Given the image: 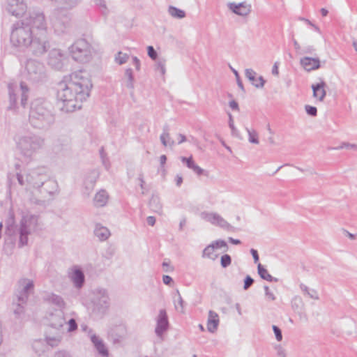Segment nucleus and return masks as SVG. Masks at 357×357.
<instances>
[{
  "instance_id": "42",
  "label": "nucleus",
  "mask_w": 357,
  "mask_h": 357,
  "mask_svg": "<svg viewBox=\"0 0 357 357\" xmlns=\"http://www.w3.org/2000/svg\"><path fill=\"white\" fill-rule=\"evenodd\" d=\"M229 117V127L231 129V135L237 138H241L240 132L235 127L233 116L230 113H227Z\"/></svg>"
},
{
  "instance_id": "53",
  "label": "nucleus",
  "mask_w": 357,
  "mask_h": 357,
  "mask_svg": "<svg viewBox=\"0 0 357 357\" xmlns=\"http://www.w3.org/2000/svg\"><path fill=\"white\" fill-rule=\"evenodd\" d=\"M354 149L357 150V144H349V143H342L341 146L333 148V149Z\"/></svg>"
},
{
  "instance_id": "43",
  "label": "nucleus",
  "mask_w": 357,
  "mask_h": 357,
  "mask_svg": "<svg viewBox=\"0 0 357 357\" xmlns=\"http://www.w3.org/2000/svg\"><path fill=\"white\" fill-rule=\"evenodd\" d=\"M248 134V141L249 142L255 144H259V139H258V133L255 130H250L249 128H245Z\"/></svg>"
},
{
  "instance_id": "27",
  "label": "nucleus",
  "mask_w": 357,
  "mask_h": 357,
  "mask_svg": "<svg viewBox=\"0 0 357 357\" xmlns=\"http://www.w3.org/2000/svg\"><path fill=\"white\" fill-rule=\"evenodd\" d=\"M181 162L185 164L189 169H192L198 176L202 175L204 169L195 164L192 156L189 158L181 157Z\"/></svg>"
},
{
  "instance_id": "41",
  "label": "nucleus",
  "mask_w": 357,
  "mask_h": 357,
  "mask_svg": "<svg viewBox=\"0 0 357 357\" xmlns=\"http://www.w3.org/2000/svg\"><path fill=\"white\" fill-rule=\"evenodd\" d=\"M166 59L164 58H159L155 64V69L158 70L161 75L164 76L166 73Z\"/></svg>"
},
{
  "instance_id": "49",
  "label": "nucleus",
  "mask_w": 357,
  "mask_h": 357,
  "mask_svg": "<svg viewBox=\"0 0 357 357\" xmlns=\"http://www.w3.org/2000/svg\"><path fill=\"white\" fill-rule=\"evenodd\" d=\"M231 264V257L230 255L225 254L220 258V264L222 268H227Z\"/></svg>"
},
{
  "instance_id": "28",
  "label": "nucleus",
  "mask_w": 357,
  "mask_h": 357,
  "mask_svg": "<svg viewBox=\"0 0 357 357\" xmlns=\"http://www.w3.org/2000/svg\"><path fill=\"white\" fill-rule=\"evenodd\" d=\"M32 348L34 352L40 356L42 354L50 350V348L44 340H36L32 343Z\"/></svg>"
},
{
  "instance_id": "59",
  "label": "nucleus",
  "mask_w": 357,
  "mask_h": 357,
  "mask_svg": "<svg viewBox=\"0 0 357 357\" xmlns=\"http://www.w3.org/2000/svg\"><path fill=\"white\" fill-rule=\"evenodd\" d=\"M162 282L164 284H165L167 285H171L172 283L173 282V280H172V277H170L169 275H163Z\"/></svg>"
},
{
  "instance_id": "29",
  "label": "nucleus",
  "mask_w": 357,
  "mask_h": 357,
  "mask_svg": "<svg viewBox=\"0 0 357 357\" xmlns=\"http://www.w3.org/2000/svg\"><path fill=\"white\" fill-rule=\"evenodd\" d=\"M94 234L100 241H104L110 236L111 234L107 227L100 224H96L94 229Z\"/></svg>"
},
{
  "instance_id": "35",
  "label": "nucleus",
  "mask_w": 357,
  "mask_h": 357,
  "mask_svg": "<svg viewBox=\"0 0 357 357\" xmlns=\"http://www.w3.org/2000/svg\"><path fill=\"white\" fill-rule=\"evenodd\" d=\"M149 206L155 213H160L162 212V206L158 196H152L149 202Z\"/></svg>"
},
{
  "instance_id": "45",
  "label": "nucleus",
  "mask_w": 357,
  "mask_h": 357,
  "mask_svg": "<svg viewBox=\"0 0 357 357\" xmlns=\"http://www.w3.org/2000/svg\"><path fill=\"white\" fill-rule=\"evenodd\" d=\"M94 1L102 15H107L109 13L105 0H94Z\"/></svg>"
},
{
  "instance_id": "18",
  "label": "nucleus",
  "mask_w": 357,
  "mask_h": 357,
  "mask_svg": "<svg viewBox=\"0 0 357 357\" xmlns=\"http://www.w3.org/2000/svg\"><path fill=\"white\" fill-rule=\"evenodd\" d=\"M65 56L59 49H53L48 56L47 63L52 68L61 70L64 63Z\"/></svg>"
},
{
  "instance_id": "56",
  "label": "nucleus",
  "mask_w": 357,
  "mask_h": 357,
  "mask_svg": "<svg viewBox=\"0 0 357 357\" xmlns=\"http://www.w3.org/2000/svg\"><path fill=\"white\" fill-rule=\"evenodd\" d=\"M265 290V295L268 298V299L271 301H274L275 299V297L273 292L270 291L269 288L268 286L264 287Z\"/></svg>"
},
{
  "instance_id": "21",
  "label": "nucleus",
  "mask_w": 357,
  "mask_h": 357,
  "mask_svg": "<svg viewBox=\"0 0 357 357\" xmlns=\"http://www.w3.org/2000/svg\"><path fill=\"white\" fill-rule=\"evenodd\" d=\"M227 7L234 13L242 17L248 15L252 10L251 4L246 1L241 2L238 3L230 2L228 3Z\"/></svg>"
},
{
  "instance_id": "30",
  "label": "nucleus",
  "mask_w": 357,
  "mask_h": 357,
  "mask_svg": "<svg viewBox=\"0 0 357 357\" xmlns=\"http://www.w3.org/2000/svg\"><path fill=\"white\" fill-rule=\"evenodd\" d=\"M326 84L324 81L314 84V98H317L319 101H322L326 96Z\"/></svg>"
},
{
  "instance_id": "48",
  "label": "nucleus",
  "mask_w": 357,
  "mask_h": 357,
  "mask_svg": "<svg viewBox=\"0 0 357 357\" xmlns=\"http://www.w3.org/2000/svg\"><path fill=\"white\" fill-rule=\"evenodd\" d=\"M274 349L276 351L277 357H288L286 349L283 347L281 344H276L274 347Z\"/></svg>"
},
{
  "instance_id": "11",
  "label": "nucleus",
  "mask_w": 357,
  "mask_h": 357,
  "mask_svg": "<svg viewBox=\"0 0 357 357\" xmlns=\"http://www.w3.org/2000/svg\"><path fill=\"white\" fill-rule=\"evenodd\" d=\"M199 217L202 220L213 226L219 227L226 231L235 232L237 231L236 227L229 224L218 213L204 211L199 213Z\"/></svg>"
},
{
  "instance_id": "61",
  "label": "nucleus",
  "mask_w": 357,
  "mask_h": 357,
  "mask_svg": "<svg viewBox=\"0 0 357 357\" xmlns=\"http://www.w3.org/2000/svg\"><path fill=\"white\" fill-rule=\"evenodd\" d=\"M132 64L135 66L137 70H139L140 69V61L138 59L137 57H132Z\"/></svg>"
},
{
  "instance_id": "57",
  "label": "nucleus",
  "mask_w": 357,
  "mask_h": 357,
  "mask_svg": "<svg viewBox=\"0 0 357 357\" xmlns=\"http://www.w3.org/2000/svg\"><path fill=\"white\" fill-rule=\"evenodd\" d=\"M53 357H72L71 355L66 351H58L55 352Z\"/></svg>"
},
{
  "instance_id": "4",
  "label": "nucleus",
  "mask_w": 357,
  "mask_h": 357,
  "mask_svg": "<svg viewBox=\"0 0 357 357\" xmlns=\"http://www.w3.org/2000/svg\"><path fill=\"white\" fill-rule=\"evenodd\" d=\"M54 120L53 107L49 101L36 98L31 102L29 122L33 127L47 129L54 123Z\"/></svg>"
},
{
  "instance_id": "47",
  "label": "nucleus",
  "mask_w": 357,
  "mask_h": 357,
  "mask_svg": "<svg viewBox=\"0 0 357 357\" xmlns=\"http://www.w3.org/2000/svg\"><path fill=\"white\" fill-rule=\"evenodd\" d=\"M25 304L26 303H22L21 302H19L18 301L16 304L15 303L13 304L15 306L13 310L14 314L17 317H20L24 313Z\"/></svg>"
},
{
  "instance_id": "1",
  "label": "nucleus",
  "mask_w": 357,
  "mask_h": 357,
  "mask_svg": "<svg viewBox=\"0 0 357 357\" xmlns=\"http://www.w3.org/2000/svg\"><path fill=\"white\" fill-rule=\"evenodd\" d=\"M91 87V82L85 71H75L65 77L57 87L60 109L68 113L80 109L82 102L89 96Z\"/></svg>"
},
{
  "instance_id": "7",
  "label": "nucleus",
  "mask_w": 357,
  "mask_h": 357,
  "mask_svg": "<svg viewBox=\"0 0 357 357\" xmlns=\"http://www.w3.org/2000/svg\"><path fill=\"white\" fill-rule=\"evenodd\" d=\"M16 148L26 158H31L45 144V140L40 136L33 134L18 135L15 136Z\"/></svg>"
},
{
  "instance_id": "22",
  "label": "nucleus",
  "mask_w": 357,
  "mask_h": 357,
  "mask_svg": "<svg viewBox=\"0 0 357 357\" xmlns=\"http://www.w3.org/2000/svg\"><path fill=\"white\" fill-rule=\"evenodd\" d=\"M98 177L99 172L96 169L91 170L86 175L84 181V186L85 189L84 193L87 195H89L91 192L93 190Z\"/></svg>"
},
{
  "instance_id": "55",
  "label": "nucleus",
  "mask_w": 357,
  "mask_h": 357,
  "mask_svg": "<svg viewBox=\"0 0 357 357\" xmlns=\"http://www.w3.org/2000/svg\"><path fill=\"white\" fill-rule=\"evenodd\" d=\"M231 69L232 70V72L234 73V74L235 75V77L236 78V81H237V84L238 86L242 89V90H244V87H243V83L240 79V77H239V75H238V73L233 68L231 67Z\"/></svg>"
},
{
  "instance_id": "46",
  "label": "nucleus",
  "mask_w": 357,
  "mask_h": 357,
  "mask_svg": "<svg viewBox=\"0 0 357 357\" xmlns=\"http://www.w3.org/2000/svg\"><path fill=\"white\" fill-rule=\"evenodd\" d=\"M94 1L102 15H107L109 13L105 0H94Z\"/></svg>"
},
{
  "instance_id": "31",
  "label": "nucleus",
  "mask_w": 357,
  "mask_h": 357,
  "mask_svg": "<svg viewBox=\"0 0 357 357\" xmlns=\"http://www.w3.org/2000/svg\"><path fill=\"white\" fill-rule=\"evenodd\" d=\"M160 139L164 146L172 148L175 145V142L170 137L167 126L163 128V131L160 136Z\"/></svg>"
},
{
  "instance_id": "6",
  "label": "nucleus",
  "mask_w": 357,
  "mask_h": 357,
  "mask_svg": "<svg viewBox=\"0 0 357 357\" xmlns=\"http://www.w3.org/2000/svg\"><path fill=\"white\" fill-rule=\"evenodd\" d=\"M22 21L29 24L33 32H34L38 44L40 45L47 52L50 48V43L47 31V24L43 13H33L29 17Z\"/></svg>"
},
{
  "instance_id": "63",
  "label": "nucleus",
  "mask_w": 357,
  "mask_h": 357,
  "mask_svg": "<svg viewBox=\"0 0 357 357\" xmlns=\"http://www.w3.org/2000/svg\"><path fill=\"white\" fill-rule=\"evenodd\" d=\"M146 222L149 225L153 226L155 223V218L153 216H149L146 218Z\"/></svg>"
},
{
  "instance_id": "12",
  "label": "nucleus",
  "mask_w": 357,
  "mask_h": 357,
  "mask_svg": "<svg viewBox=\"0 0 357 357\" xmlns=\"http://www.w3.org/2000/svg\"><path fill=\"white\" fill-rule=\"evenodd\" d=\"M20 91L21 93V105L23 107H25L28 100L29 89L27 86L24 82L20 83V88H18L17 86L14 84H8V93L10 99V105L8 108L10 109L15 108L17 102V93Z\"/></svg>"
},
{
  "instance_id": "62",
  "label": "nucleus",
  "mask_w": 357,
  "mask_h": 357,
  "mask_svg": "<svg viewBox=\"0 0 357 357\" xmlns=\"http://www.w3.org/2000/svg\"><path fill=\"white\" fill-rule=\"evenodd\" d=\"M177 137H178V144H181L187 141L186 137L183 134H181V133L178 134Z\"/></svg>"
},
{
  "instance_id": "60",
  "label": "nucleus",
  "mask_w": 357,
  "mask_h": 357,
  "mask_svg": "<svg viewBox=\"0 0 357 357\" xmlns=\"http://www.w3.org/2000/svg\"><path fill=\"white\" fill-rule=\"evenodd\" d=\"M250 253L252 255L255 263L258 262L259 258V255H258L257 250L252 248L250 250Z\"/></svg>"
},
{
  "instance_id": "5",
  "label": "nucleus",
  "mask_w": 357,
  "mask_h": 357,
  "mask_svg": "<svg viewBox=\"0 0 357 357\" xmlns=\"http://www.w3.org/2000/svg\"><path fill=\"white\" fill-rule=\"evenodd\" d=\"M109 291L104 287H96L91 290L86 305L91 314L98 317L105 316L111 304Z\"/></svg>"
},
{
  "instance_id": "17",
  "label": "nucleus",
  "mask_w": 357,
  "mask_h": 357,
  "mask_svg": "<svg viewBox=\"0 0 357 357\" xmlns=\"http://www.w3.org/2000/svg\"><path fill=\"white\" fill-rule=\"evenodd\" d=\"M7 3V10L13 16L20 17L26 12L27 5L24 0H8Z\"/></svg>"
},
{
  "instance_id": "32",
  "label": "nucleus",
  "mask_w": 357,
  "mask_h": 357,
  "mask_svg": "<svg viewBox=\"0 0 357 357\" xmlns=\"http://www.w3.org/2000/svg\"><path fill=\"white\" fill-rule=\"evenodd\" d=\"M45 299L48 302L56 305L60 308L64 307L66 305L65 301H63V298L61 296L53 293L47 295Z\"/></svg>"
},
{
  "instance_id": "3",
  "label": "nucleus",
  "mask_w": 357,
  "mask_h": 357,
  "mask_svg": "<svg viewBox=\"0 0 357 357\" xmlns=\"http://www.w3.org/2000/svg\"><path fill=\"white\" fill-rule=\"evenodd\" d=\"M34 32L29 24L20 21L13 24L10 36L11 47L22 52L29 50L35 56L46 53L43 47L38 44Z\"/></svg>"
},
{
  "instance_id": "33",
  "label": "nucleus",
  "mask_w": 357,
  "mask_h": 357,
  "mask_svg": "<svg viewBox=\"0 0 357 357\" xmlns=\"http://www.w3.org/2000/svg\"><path fill=\"white\" fill-rule=\"evenodd\" d=\"M65 322V319H63L61 313L52 314L50 319V326L52 328L59 329L63 326Z\"/></svg>"
},
{
  "instance_id": "39",
  "label": "nucleus",
  "mask_w": 357,
  "mask_h": 357,
  "mask_svg": "<svg viewBox=\"0 0 357 357\" xmlns=\"http://www.w3.org/2000/svg\"><path fill=\"white\" fill-rule=\"evenodd\" d=\"M168 13L172 17L174 18L182 19L185 16V13L183 10L177 8L174 6H169Z\"/></svg>"
},
{
  "instance_id": "52",
  "label": "nucleus",
  "mask_w": 357,
  "mask_h": 357,
  "mask_svg": "<svg viewBox=\"0 0 357 357\" xmlns=\"http://www.w3.org/2000/svg\"><path fill=\"white\" fill-rule=\"evenodd\" d=\"M254 283V280L250 276L247 275L244 280L243 289L245 290L248 289Z\"/></svg>"
},
{
  "instance_id": "34",
  "label": "nucleus",
  "mask_w": 357,
  "mask_h": 357,
  "mask_svg": "<svg viewBox=\"0 0 357 357\" xmlns=\"http://www.w3.org/2000/svg\"><path fill=\"white\" fill-rule=\"evenodd\" d=\"M257 271L258 274L259 276L268 282H277L278 279L275 278H273L271 275H270L268 272V271L264 268V266H262L261 264H259L257 266Z\"/></svg>"
},
{
  "instance_id": "2",
  "label": "nucleus",
  "mask_w": 357,
  "mask_h": 357,
  "mask_svg": "<svg viewBox=\"0 0 357 357\" xmlns=\"http://www.w3.org/2000/svg\"><path fill=\"white\" fill-rule=\"evenodd\" d=\"M5 224V243L10 244L12 248L15 243L19 248L27 245L29 237L40 229L39 217L31 213L23 215L20 222L15 224L14 214L10 213Z\"/></svg>"
},
{
  "instance_id": "51",
  "label": "nucleus",
  "mask_w": 357,
  "mask_h": 357,
  "mask_svg": "<svg viewBox=\"0 0 357 357\" xmlns=\"http://www.w3.org/2000/svg\"><path fill=\"white\" fill-rule=\"evenodd\" d=\"M272 328H273L274 334L275 335L276 340L280 342L282 340V335L281 330L280 329L279 327H278L277 326H275V325H273Z\"/></svg>"
},
{
  "instance_id": "36",
  "label": "nucleus",
  "mask_w": 357,
  "mask_h": 357,
  "mask_svg": "<svg viewBox=\"0 0 357 357\" xmlns=\"http://www.w3.org/2000/svg\"><path fill=\"white\" fill-rule=\"evenodd\" d=\"M61 340V337L59 335H46L45 339L44 340L45 343H47V345L48 347L53 348L55 347H57Z\"/></svg>"
},
{
  "instance_id": "25",
  "label": "nucleus",
  "mask_w": 357,
  "mask_h": 357,
  "mask_svg": "<svg viewBox=\"0 0 357 357\" xmlns=\"http://www.w3.org/2000/svg\"><path fill=\"white\" fill-rule=\"evenodd\" d=\"M220 319L218 313L209 310L207 320V329L210 333H214L219 325Z\"/></svg>"
},
{
  "instance_id": "19",
  "label": "nucleus",
  "mask_w": 357,
  "mask_h": 357,
  "mask_svg": "<svg viewBox=\"0 0 357 357\" xmlns=\"http://www.w3.org/2000/svg\"><path fill=\"white\" fill-rule=\"evenodd\" d=\"M169 328V321L167 314L165 310H160L158 316L156 319V327L155 333L159 337H162L163 334Z\"/></svg>"
},
{
  "instance_id": "16",
  "label": "nucleus",
  "mask_w": 357,
  "mask_h": 357,
  "mask_svg": "<svg viewBox=\"0 0 357 357\" xmlns=\"http://www.w3.org/2000/svg\"><path fill=\"white\" fill-rule=\"evenodd\" d=\"M68 277L77 289H81L85 284V275L82 268L75 265L68 271Z\"/></svg>"
},
{
  "instance_id": "26",
  "label": "nucleus",
  "mask_w": 357,
  "mask_h": 357,
  "mask_svg": "<svg viewBox=\"0 0 357 357\" xmlns=\"http://www.w3.org/2000/svg\"><path fill=\"white\" fill-rule=\"evenodd\" d=\"M109 199V195L105 190L98 191L93 198V204L97 207L105 206Z\"/></svg>"
},
{
  "instance_id": "13",
  "label": "nucleus",
  "mask_w": 357,
  "mask_h": 357,
  "mask_svg": "<svg viewBox=\"0 0 357 357\" xmlns=\"http://www.w3.org/2000/svg\"><path fill=\"white\" fill-rule=\"evenodd\" d=\"M34 282L32 279L22 278L17 283L16 296L19 302L26 303L29 296L33 292Z\"/></svg>"
},
{
  "instance_id": "37",
  "label": "nucleus",
  "mask_w": 357,
  "mask_h": 357,
  "mask_svg": "<svg viewBox=\"0 0 357 357\" xmlns=\"http://www.w3.org/2000/svg\"><path fill=\"white\" fill-rule=\"evenodd\" d=\"M174 303L177 311L182 313L184 312V301L178 290L174 298Z\"/></svg>"
},
{
  "instance_id": "9",
  "label": "nucleus",
  "mask_w": 357,
  "mask_h": 357,
  "mask_svg": "<svg viewBox=\"0 0 357 357\" xmlns=\"http://www.w3.org/2000/svg\"><path fill=\"white\" fill-rule=\"evenodd\" d=\"M69 52L75 61L82 63L90 61L93 54L92 47L85 39L76 40L69 47Z\"/></svg>"
},
{
  "instance_id": "40",
  "label": "nucleus",
  "mask_w": 357,
  "mask_h": 357,
  "mask_svg": "<svg viewBox=\"0 0 357 357\" xmlns=\"http://www.w3.org/2000/svg\"><path fill=\"white\" fill-rule=\"evenodd\" d=\"M300 64L305 70L307 72H310L311 70H312V57L305 56L303 58H301L300 60Z\"/></svg>"
},
{
  "instance_id": "54",
  "label": "nucleus",
  "mask_w": 357,
  "mask_h": 357,
  "mask_svg": "<svg viewBox=\"0 0 357 357\" xmlns=\"http://www.w3.org/2000/svg\"><path fill=\"white\" fill-rule=\"evenodd\" d=\"M68 331L72 332L75 331L77 328V324L76 323V321L74 319H70L68 321Z\"/></svg>"
},
{
  "instance_id": "23",
  "label": "nucleus",
  "mask_w": 357,
  "mask_h": 357,
  "mask_svg": "<svg viewBox=\"0 0 357 357\" xmlns=\"http://www.w3.org/2000/svg\"><path fill=\"white\" fill-rule=\"evenodd\" d=\"M245 75L255 87L262 88L264 86L265 80L263 77L259 76L257 77V73L254 70L251 68L245 69Z\"/></svg>"
},
{
  "instance_id": "38",
  "label": "nucleus",
  "mask_w": 357,
  "mask_h": 357,
  "mask_svg": "<svg viewBox=\"0 0 357 357\" xmlns=\"http://www.w3.org/2000/svg\"><path fill=\"white\" fill-rule=\"evenodd\" d=\"M126 82L125 84L128 89L134 88V76L132 74V70L131 68H127L125 71Z\"/></svg>"
},
{
  "instance_id": "44",
  "label": "nucleus",
  "mask_w": 357,
  "mask_h": 357,
  "mask_svg": "<svg viewBox=\"0 0 357 357\" xmlns=\"http://www.w3.org/2000/svg\"><path fill=\"white\" fill-rule=\"evenodd\" d=\"M129 59V55L122 52H119L115 56V61L119 65L126 63Z\"/></svg>"
},
{
  "instance_id": "58",
  "label": "nucleus",
  "mask_w": 357,
  "mask_h": 357,
  "mask_svg": "<svg viewBox=\"0 0 357 357\" xmlns=\"http://www.w3.org/2000/svg\"><path fill=\"white\" fill-rule=\"evenodd\" d=\"M229 105L233 110L239 111L238 104L234 100H231V101H229Z\"/></svg>"
},
{
  "instance_id": "64",
  "label": "nucleus",
  "mask_w": 357,
  "mask_h": 357,
  "mask_svg": "<svg viewBox=\"0 0 357 357\" xmlns=\"http://www.w3.org/2000/svg\"><path fill=\"white\" fill-rule=\"evenodd\" d=\"M187 141L190 142V143H192L196 146L199 145V142H198L197 139H196L193 136H190L189 138L187 139Z\"/></svg>"
},
{
  "instance_id": "50",
  "label": "nucleus",
  "mask_w": 357,
  "mask_h": 357,
  "mask_svg": "<svg viewBox=\"0 0 357 357\" xmlns=\"http://www.w3.org/2000/svg\"><path fill=\"white\" fill-rule=\"evenodd\" d=\"M147 53H148L149 56L151 59H153V60H156L157 59L158 54H157V52L155 50V49L153 48V46H148L147 47Z\"/></svg>"
},
{
  "instance_id": "10",
  "label": "nucleus",
  "mask_w": 357,
  "mask_h": 357,
  "mask_svg": "<svg viewBox=\"0 0 357 357\" xmlns=\"http://www.w3.org/2000/svg\"><path fill=\"white\" fill-rule=\"evenodd\" d=\"M24 77L32 82H38L46 77V70L44 64L35 59H29L25 64Z\"/></svg>"
},
{
  "instance_id": "24",
  "label": "nucleus",
  "mask_w": 357,
  "mask_h": 357,
  "mask_svg": "<svg viewBox=\"0 0 357 357\" xmlns=\"http://www.w3.org/2000/svg\"><path fill=\"white\" fill-rule=\"evenodd\" d=\"M40 192L45 197L46 195H52L57 190V183L55 181L49 179L48 177L41 185Z\"/></svg>"
},
{
  "instance_id": "14",
  "label": "nucleus",
  "mask_w": 357,
  "mask_h": 357,
  "mask_svg": "<svg viewBox=\"0 0 357 357\" xmlns=\"http://www.w3.org/2000/svg\"><path fill=\"white\" fill-rule=\"evenodd\" d=\"M50 22L54 31L58 34L66 33L70 27V20L68 16L61 17L59 10H54L50 16Z\"/></svg>"
},
{
  "instance_id": "15",
  "label": "nucleus",
  "mask_w": 357,
  "mask_h": 357,
  "mask_svg": "<svg viewBox=\"0 0 357 357\" xmlns=\"http://www.w3.org/2000/svg\"><path fill=\"white\" fill-rule=\"evenodd\" d=\"M228 248L229 247L225 241L222 239L213 241L203 250L202 257L214 261L219 256V255L215 252V250L223 249L224 252H227Z\"/></svg>"
},
{
  "instance_id": "20",
  "label": "nucleus",
  "mask_w": 357,
  "mask_h": 357,
  "mask_svg": "<svg viewBox=\"0 0 357 357\" xmlns=\"http://www.w3.org/2000/svg\"><path fill=\"white\" fill-rule=\"evenodd\" d=\"M88 336L98 354L103 357H107L109 351L103 340L99 336L96 335L91 329L89 330Z\"/></svg>"
},
{
  "instance_id": "8",
  "label": "nucleus",
  "mask_w": 357,
  "mask_h": 357,
  "mask_svg": "<svg viewBox=\"0 0 357 357\" xmlns=\"http://www.w3.org/2000/svg\"><path fill=\"white\" fill-rule=\"evenodd\" d=\"M47 178V169L44 167L31 169L24 173L17 174L18 183L27 190L40 189Z\"/></svg>"
}]
</instances>
